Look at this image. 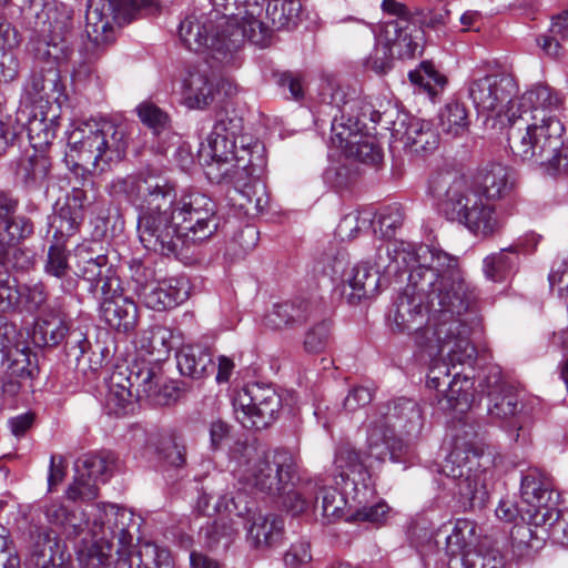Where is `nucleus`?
I'll return each mask as SVG.
<instances>
[{"label":"nucleus","mask_w":568,"mask_h":568,"mask_svg":"<svg viewBox=\"0 0 568 568\" xmlns=\"http://www.w3.org/2000/svg\"><path fill=\"white\" fill-rule=\"evenodd\" d=\"M405 263L420 262L388 314L395 333L414 332L416 346L430 356L446 352L450 361L464 362L475 354L470 328L462 318L470 295L458 261L442 248L402 253Z\"/></svg>","instance_id":"obj_1"},{"label":"nucleus","mask_w":568,"mask_h":568,"mask_svg":"<svg viewBox=\"0 0 568 568\" xmlns=\"http://www.w3.org/2000/svg\"><path fill=\"white\" fill-rule=\"evenodd\" d=\"M513 185L509 168L491 163L484 169L478 187L449 170L434 175L429 187L446 219L463 224L477 236L487 237L501 229V221L489 202L508 195Z\"/></svg>","instance_id":"obj_2"},{"label":"nucleus","mask_w":568,"mask_h":568,"mask_svg":"<svg viewBox=\"0 0 568 568\" xmlns=\"http://www.w3.org/2000/svg\"><path fill=\"white\" fill-rule=\"evenodd\" d=\"M94 541L78 551L81 568H103L116 555L115 568H174L171 552L151 541H143L132 551V529L136 526L131 510L118 506L94 508Z\"/></svg>","instance_id":"obj_3"},{"label":"nucleus","mask_w":568,"mask_h":568,"mask_svg":"<svg viewBox=\"0 0 568 568\" xmlns=\"http://www.w3.org/2000/svg\"><path fill=\"white\" fill-rule=\"evenodd\" d=\"M209 13L216 22V33L212 38L214 57L223 63H233L245 40L266 47L271 29L260 17L263 4L258 0H212Z\"/></svg>","instance_id":"obj_4"},{"label":"nucleus","mask_w":568,"mask_h":568,"mask_svg":"<svg viewBox=\"0 0 568 568\" xmlns=\"http://www.w3.org/2000/svg\"><path fill=\"white\" fill-rule=\"evenodd\" d=\"M509 124L507 139L515 158L549 174L568 169V148L562 141L565 129L558 118H514Z\"/></svg>","instance_id":"obj_5"},{"label":"nucleus","mask_w":568,"mask_h":568,"mask_svg":"<svg viewBox=\"0 0 568 568\" xmlns=\"http://www.w3.org/2000/svg\"><path fill=\"white\" fill-rule=\"evenodd\" d=\"M67 158L73 163V172L85 176L88 166L105 172L121 162L128 150L129 141L123 124L110 120H90L81 123L69 135ZM85 180V178H83Z\"/></svg>","instance_id":"obj_6"},{"label":"nucleus","mask_w":568,"mask_h":568,"mask_svg":"<svg viewBox=\"0 0 568 568\" xmlns=\"http://www.w3.org/2000/svg\"><path fill=\"white\" fill-rule=\"evenodd\" d=\"M242 130V119L235 112L220 111L213 129L202 151L221 166L223 178L240 182L245 178H255L264 172L265 159L258 144L236 149V136Z\"/></svg>","instance_id":"obj_7"},{"label":"nucleus","mask_w":568,"mask_h":568,"mask_svg":"<svg viewBox=\"0 0 568 568\" xmlns=\"http://www.w3.org/2000/svg\"><path fill=\"white\" fill-rule=\"evenodd\" d=\"M423 428V415L418 404L410 398H398L387 406L381 420L368 430L367 447L371 457L384 462H399L406 445L396 433L417 436Z\"/></svg>","instance_id":"obj_8"},{"label":"nucleus","mask_w":568,"mask_h":568,"mask_svg":"<svg viewBox=\"0 0 568 568\" xmlns=\"http://www.w3.org/2000/svg\"><path fill=\"white\" fill-rule=\"evenodd\" d=\"M174 185L161 196H149L138 215V235L142 245L161 255H178L186 248L173 207Z\"/></svg>","instance_id":"obj_9"},{"label":"nucleus","mask_w":568,"mask_h":568,"mask_svg":"<svg viewBox=\"0 0 568 568\" xmlns=\"http://www.w3.org/2000/svg\"><path fill=\"white\" fill-rule=\"evenodd\" d=\"M480 453L470 444H456L445 458L440 471L455 483L464 506L484 507L489 493L490 471L480 464Z\"/></svg>","instance_id":"obj_10"},{"label":"nucleus","mask_w":568,"mask_h":568,"mask_svg":"<svg viewBox=\"0 0 568 568\" xmlns=\"http://www.w3.org/2000/svg\"><path fill=\"white\" fill-rule=\"evenodd\" d=\"M243 458L241 478L261 491L280 494L292 479L295 462L288 450L264 452L245 446Z\"/></svg>","instance_id":"obj_11"},{"label":"nucleus","mask_w":568,"mask_h":568,"mask_svg":"<svg viewBox=\"0 0 568 568\" xmlns=\"http://www.w3.org/2000/svg\"><path fill=\"white\" fill-rule=\"evenodd\" d=\"M172 209L176 213L186 248L209 241L220 229L216 204L202 192L185 190L178 196L174 183Z\"/></svg>","instance_id":"obj_12"},{"label":"nucleus","mask_w":568,"mask_h":568,"mask_svg":"<svg viewBox=\"0 0 568 568\" xmlns=\"http://www.w3.org/2000/svg\"><path fill=\"white\" fill-rule=\"evenodd\" d=\"M154 0H89L85 13V32L95 44L113 39V22H131L138 11L149 9Z\"/></svg>","instance_id":"obj_13"},{"label":"nucleus","mask_w":568,"mask_h":568,"mask_svg":"<svg viewBox=\"0 0 568 568\" xmlns=\"http://www.w3.org/2000/svg\"><path fill=\"white\" fill-rule=\"evenodd\" d=\"M281 407L282 400L276 390L258 383L246 385L233 398L234 415L245 428L268 427Z\"/></svg>","instance_id":"obj_14"},{"label":"nucleus","mask_w":568,"mask_h":568,"mask_svg":"<svg viewBox=\"0 0 568 568\" xmlns=\"http://www.w3.org/2000/svg\"><path fill=\"white\" fill-rule=\"evenodd\" d=\"M478 112H494L509 122L517 116L515 111L517 84L508 74H490L470 82L468 89Z\"/></svg>","instance_id":"obj_15"},{"label":"nucleus","mask_w":568,"mask_h":568,"mask_svg":"<svg viewBox=\"0 0 568 568\" xmlns=\"http://www.w3.org/2000/svg\"><path fill=\"white\" fill-rule=\"evenodd\" d=\"M480 386L487 392L489 416L499 420L510 419L513 439L521 444L527 443L530 434L521 417L517 415L520 410L518 395L513 387L503 382L499 368H490Z\"/></svg>","instance_id":"obj_16"},{"label":"nucleus","mask_w":568,"mask_h":568,"mask_svg":"<svg viewBox=\"0 0 568 568\" xmlns=\"http://www.w3.org/2000/svg\"><path fill=\"white\" fill-rule=\"evenodd\" d=\"M132 390L135 399H146L154 405H169L178 397V388L164 382L161 368L144 359H135L126 367H118Z\"/></svg>","instance_id":"obj_17"},{"label":"nucleus","mask_w":568,"mask_h":568,"mask_svg":"<svg viewBox=\"0 0 568 568\" xmlns=\"http://www.w3.org/2000/svg\"><path fill=\"white\" fill-rule=\"evenodd\" d=\"M523 508L532 526L540 527L545 523H554L558 518L556 513L554 489L550 477L538 468H529L521 477Z\"/></svg>","instance_id":"obj_18"},{"label":"nucleus","mask_w":568,"mask_h":568,"mask_svg":"<svg viewBox=\"0 0 568 568\" xmlns=\"http://www.w3.org/2000/svg\"><path fill=\"white\" fill-rule=\"evenodd\" d=\"M329 103L335 108H343L344 112L364 128L366 121L374 124H382L385 129L389 130L394 125L395 118L399 111L387 103L384 110H377L375 104L366 97H359L355 89L338 85L332 89Z\"/></svg>","instance_id":"obj_19"},{"label":"nucleus","mask_w":568,"mask_h":568,"mask_svg":"<svg viewBox=\"0 0 568 568\" xmlns=\"http://www.w3.org/2000/svg\"><path fill=\"white\" fill-rule=\"evenodd\" d=\"M213 510L219 513L220 517L201 530L209 547H215L222 540L227 545L232 536L239 531L240 524L235 517L244 519V516L251 511V505L245 494L237 493L230 498L222 496Z\"/></svg>","instance_id":"obj_20"},{"label":"nucleus","mask_w":568,"mask_h":568,"mask_svg":"<svg viewBox=\"0 0 568 568\" xmlns=\"http://www.w3.org/2000/svg\"><path fill=\"white\" fill-rule=\"evenodd\" d=\"M173 185L174 182L169 178L150 172L115 178L109 185V192L112 196L126 199L140 213L143 205H148L149 196H161Z\"/></svg>","instance_id":"obj_21"},{"label":"nucleus","mask_w":568,"mask_h":568,"mask_svg":"<svg viewBox=\"0 0 568 568\" xmlns=\"http://www.w3.org/2000/svg\"><path fill=\"white\" fill-rule=\"evenodd\" d=\"M119 280H105L101 286L102 301L100 314L102 320L119 333L128 334L136 327L138 306L134 301L118 292Z\"/></svg>","instance_id":"obj_22"},{"label":"nucleus","mask_w":568,"mask_h":568,"mask_svg":"<svg viewBox=\"0 0 568 568\" xmlns=\"http://www.w3.org/2000/svg\"><path fill=\"white\" fill-rule=\"evenodd\" d=\"M65 87L54 61L34 69L23 85L21 101L27 104L45 102L61 104L65 99Z\"/></svg>","instance_id":"obj_23"},{"label":"nucleus","mask_w":568,"mask_h":568,"mask_svg":"<svg viewBox=\"0 0 568 568\" xmlns=\"http://www.w3.org/2000/svg\"><path fill=\"white\" fill-rule=\"evenodd\" d=\"M216 92L215 78L207 65L187 68L180 79L181 102L187 109H206Z\"/></svg>","instance_id":"obj_24"},{"label":"nucleus","mask_w":568,"mask_h":568,"mask_svg":"<svg viewBox=\"0 0 568 568\" xmlns=\"http://www.w3.org/2000/svg\"><path fill=\"white\" fill-rule=\"evenodd\" d=\"M393 138L412 153L420 154L437 148L439 136L427 121L398 113L390 126Z\"/></svg>","instance_id":"obj_25"},{"label":"nucleus","mask_w":568,"mask_h":568,"mask_svg":"<svg viewBox=\"0 0 568 568\" xmlns=\"http://www.w3.org/2000/svg\"><path fill=\"white\" fill-rule=\"evenodd\" d=\"M488 537L477 534V525L468 518H458L449 535L445 537V554L453 560L459 557L465 568H476L474 555L481 544L488 542Z\"/></svg>","instance_id":"obj_26"},{"label":"nucleus","mask_w":568,"mask_h":568,"mask_svg":"<svg viewBox=\"0 0 568 568\" xmlns=\"http://www.w3.org/2000/svg\"><path fill=\"white\" fill-rule=\"evenodd\" d=\"M562 95L545 83L535 84L520 98H516V119L558 118L556 112L562 106Z\"/></svg>","instance_id":"obj_27"},{"label":"nucleus","mask_w":568,"mask_h":568,"mask_svg":"<svg viewBox=\"0 0 568 568\" xmlns=\"http://www.w3.org/2000/svg\"><path fill=\"white\" fill-rule=\"evenodd\" d=\"M216 33V22L209 13H192L187 16L181 23L179 36L184 45L192 51L207 49L211 58L223 64L214 57L212 48V38ZM237 59L233 63H224V65L236 64Z\"/></svg>","instance_id":"obj_28"},{"label":"nucleus","mask_w":568,"mask_h":568,"mask_svg":"<svg viewBox=\"0 0 568 568\" xmlns=\"http://www.w3.org/2000/svg\"><path fill=\"white\" fill-rule=\"evenodd\" d=\"M138 292L144 305L154 311L173 308L184 302L189 294L186 282L179 278L144 283Z\"/></svg>","instance_id":"obj_29"},{"label":"nucleus","mask_w":568,"mask_h":568,"mask_svg":"<svg viewBox=\"0 0 568 568\" xmlns=\"http://www.w3.org/2000/svg\"><path fill=\"white\" fill-rule=\"evenodd\" d=\"M92 203V197L83 187H73L67 195L65 203L53 216L51 227L55 237L73 235L83 219L84 209Z\"/></svg>","instance_id":"obj_30"},{"label":"nucleus","mask_w":568,"mask_h":568,"mask_svg":"<svg viewBox=\"0 0 568 568\" xmlns=\"http://www.w3.org/2000/svg\"><path fill=\"white\" fill-rule=\"evenodd\" d=\"M70 555L51 528H39L31 552L34 568H65Z\"/></svg>","instance_id":"obj_31"},{"label":"nucleus","mask_w":568,"mask_h":568,"mask_svg":"<svg viewBox=\"0 0 568 568\" xmlns=\"http://www.w3.org/2000/svg\"><path fill=\"white\" fill-rule=\"evenodd\" d=\"M422 248H434L428 245H413L409 243H399V244H385L381 245L375 253L374 256V271H378V275L382 273L387 274H403L408 273V275L417 268H422V263L418 261L405 263L402 261V253H419Z\"/></svg>","instance_id":"obj_32"},{"label":"nucleus","mask_w":568,"mask_h":568,"mask_svg":"<svg viewBox=\"0 0 568 568\" xmlns=\"http://www.w3.org/2000/svg\"><path fill=\"white\" fill-rule=\"evenodd\" d=\"M98 506H113L112 504H95L91 506L88 513L89 519L83 520L82 515H78L74 510H70L60 501H52L44 506L43 513L50 526L61 530L67 537H75L80 535L84 527H88L92 534L94 508Z\"/></svg>","instance_id":"obj_33"},{"label":"nucleus","mask_w":568,"mask_h":568,"mask_svg":"<svg viewBox=\"0 0 568 568\" xmlns=\"http://www.w3.org/2000/svg\"><path fill=\"white\" fill-rule=\"evenodd\" d=\"M69 331L67 316L61 305L48 306L34 326L32 338L38 346L53 347L65 339Z\"/></svg>","instance_id":"obj_34"},{"label":"nucleus","mask_w":568,"mask_h":568,"mask_svg":"<svg viewBox=\"0 0 568 568\" xmlns=\"http://www.w3.org/2000/svg\"><path fill=\"white\" fill-rule=\"evenodd\" d=\"M245 527L247 529L248 538L256 547L274 546L277 544L283 535L284 523L283 519L276 515H263L261 513H253L245 515Z\"/></svg>","instance_id":"obj_35"},{"label":"nucleus","mask_w":568,"mask_h":568,"mask_svg":"<svg viewBox=\"0 0 568 568\" xmlns=\"http://www.w3.org/2000/svg\"><path fill=\"white\" fill-rule=\"evenodd\" d=\"M381 277L378 271H374L369 262L354 266L344 284V294L348 302L356 304L363 298L374 296L378 292Z\"/></svg>","instance_id":"obj_36"},{"label":"nucleus","mask_w":568,"mask_h":568,"mask_svg":"<svg viewBox=\"0 0 568 568\" xmlns=\"http://www.w3.org/2000/svg\"><path fill=\"white\" fill-rule=\"evenodd\" d=\"M311 314L310 303L306 301H292L275 304L264 316L267 328L278 331L292 328L305 323Z\"/></svg>","instance_id":"obj_37"},{"label":"nucleus","mask_w":568,"mask_h":568,"mask_svg":"<svg viewBox=\"0 0 568 568\" xmlns=\"http://www.w3.org/2000/svg\"><path fill=\"white\" fill-rule=\"evenodd\" d=\"M417 32L406 20L390 21L385 24L382 36L398 59L414 58L420 45L413 32Z\"/></svg>","instance_id":"obj_38"},{"label":"nucleus","mask_w":568,"mask_h":568,"mask_svg":"<svg viewBox=\"0 0 568 568\" xmlns=\"http://www.w3.org/2000/svg\"><path fill=\"white\" fill-rule=\"evenodd\" d=\"M77 271L75 273L84 281L90 283L89 291L97 293L104 284L105 280H115L103 275V270L106 267L108 257L104 254L93 256L88 246L81 245L75 250Z\"/></svg>","instance_id":"obj_39"},{"label":"nucleus","mask_w":568,"mask_h":568,"mask_svg":"<svg viewBox=\"0 0 568 568\" xmlns=\"http://www.w3.org/2000/svg\"><path fill=\"white\" fill-rule=\"evenodd\" d=\"M471 386L473 383L468 377H462L459 373H456L453 379L449 381L439 393V408L445 412H466L474 400V395L470 392Z\"/></svg>","instance_id":"obj_40"},{"label":"nucleus","mask_w":568,"mask_h":568,"mask_svg":"<svg viewBox=\"0 0 568 568\" xmlns=\"http://www.w3.org/2000/svg\"><path fill=\"white\" fill-rule=\"evenodd\" d=\"M135 395L130 387L128 379L123 373L116 368L111 377L109 384V393L106 396V407L111 414L116 416L126 415L133 410Z\"/></svg>","instance_id":"obj_41"},{"label":"nucleus","mask_w":568,"mask_h":568,"mask_svg":"<svg viewBox=\"0 0 568 568\" xmlns=\"http://www.w3.org/2000/svg\"><path fill=\"white\" fill-rule=\"evenodd\" d=\"M339 112L334 115L331 126V143L341 149L345 154L357 142L356 140L363 139V128L344 112L343 108H336Z\"/></svg>","instance_id":"obj_42"},{"label":"nucleus","mask_w":568,"mask_h":568,"mask_svg":"<svg viewBox=\"0 0 568 568\" xmlns=\"http://www.w3.org/2000/svg\"><path fill=\"white\" fill-rule=\"evenodd\" d=\"M178 368L182 375L202 378L213 366L210 352L199 345L183 346L176 354Z\"/></svg>","instance_id":"obj_43"},{"label":"nucleus","mask_w":568,"mask_h":568,"mask_svg":"<svg viewBox=\"0 0 568 568\" xmlns=\"http://www.w3.org/2000/svg\"><path fill=\"white\" fill-rule=\"evenodd\" d=\"M263 172L255 178H245L240 181L239 184L243 185V189L237 191V197L234 199L237 205L245 211L248 215H257L264 211L268 200L266 197L265 187L257 180ZM230 182L237 184V182L226 178Z\"/></svg>","instance_id":"obj_44"},{"label":"nucleus","mask_w":568,"mask_h":568,"mask_svg":"<svg viewBox=\"0 0 568 568\" xmlns=\"http://www.w3.org/2000/svg\"><path fill=\"white\" fill-rule=\"evenodd\" d=\"M51 163L44 155L34 154L21 160L17 176L28 190L40 189L47 181Z\"/></svg>","instance_id":"obj_45"},{"label":"nucleus","mask_w":568,"mask_h":568,"mask_svg":"<svg viewBox=\"0 0 568 568\" xmlns=\"http://www.w3.org/2000/svg\"><path fill=\"white\" fill-rule=\"evenodd\" d=\"M116 466V458L112 453L90 454L75 463V473H80L94 479L105 483L113 474Z\"/></svg>","instance_id":"obj_46"},{"label":"nucleus","mask_w":568,"mask_h":568,"mask_svg":"<svg viewBox=\"0 0 568 568\" xmlns=\"http://www.w3.org/2000/svg\"><path fill=\"white\" fill-rule=\"evenodd\" d=\"M139 347L153 356L154 362L164 361L173 349V334L162 326L143 332L138 341Z\"/></svg>","instance_id":"obj_47"},{"label":"nucleus","mask_w":568,"mask_h":568,"mask_svg":"<svg viewBox=\"0 0 568 568\" xmlns=\"http://www.w3.org/2000/svg\"><path fill=\"white\" fill-rule=\"evenodd\" d=\"M530 524L516 525L511 529V549L514 555L519 558L531 557L545 544V537L538 535V530Z\"/></svg>","instance_id":"obj_48"},{"label":"nucleus","mask_w":568,"mask_h":568,"mask_svg":"<svg viewBox=\"0 0 568 568\" xmlns=\"http://www.w3.org/2000/svg\"><path fill=\"white\" fill-rule=\"evenodd\" d=\"M519 256L515 250H500L484 260V273L494 282H503L515 273Z\"/></svg>","instance_id":"obj_49"},{"label":"nucleus","mask_w":568,"mask_h":568,"mask_svg":"<svg viewBox=\"0 0 568 568\" xmlns=\"http://www.w3.org/2000/svg\"><path fill=\"white\" fill-rule=\"evenodd\" d=\"M315 480H320L315 494V500L317 501L321 496L323 518L329 523L343 518L347 505L346 498L337 490V488L327 486L325 484V479L321 476L315 477Z\"/></svg>","instance_id":"obj_50"},{"label":"nucleus","mask_w":568,"mask_h":568,"mask_svg":"<svg viewBox=\"0 0 568 568\" xmlns=\"http://www.w3.org/2000/svg\"><path fill=\"white\" fill-rule=\"evenodd\" d=\"M438 119L442 131L453 136L466 133L470 123L467 108L459 101L448 102L439 112Z\"/></svg>","instance_id":"obj_51"},{"label":"nucleus","mask_w":568,"mask_h":568,"mask_svg":"<svg viewBox=\"0 0 568 568\" xmlns=\"http://www.w3.org/2000/svg\"><path fill=\"white\" fill-rule=\"evenodd\" d=\"M302 4L300 0H270L266 7V16L273 28H290L296 24Z\"/></svg>","instance_id":"obj_52"},{"label":"nucleus","mask_w":568,"mask_h":568,"mask_svg":"<svg viewBox=\"0 0 568 568\" xmlns=\"http://www.w3.org/2000/svg\"><path fill=\"white\" fill-rule=\"evenodd\" d=\"M365 456L357 452L351 444H342L335 454L334 466L338 471L342 481L348 479L352 475H362L364 470Z\"/></svg>","instance_id":"obj_53"},{"label":"nucleus","mask_w":568,"mask_h":568,"mask_svg":"<svg viewBox=\"0 0 568 568\" xmlns=\"http://www.w3.org/2000/svg\"><path fill=\"white\" fill-rule=\"evenodd\" d=\"M412 83L419 85L432 98H435L447 83L446 77L439 73L433 63L424 61L419 68L408 73Z\"/></svg>","instance_id":"obj_54"},{"label":"nucleus","mask_w":568,"mask_h":568,"mask_svg":"<svg viewBox=\"0 0 568 568\" xmlns=\"http://www.w3.org/2000/svg\"><path fill=\"white\" fill-rule=\"evenodd\" d=\"M429 358H432L433 364L429 367V372L427 375V385L429 388L436 389L438 393L442 392V388L446 386V384L450 381L449 375V366L454 367L457 364H470L476 356H474L464 362L450 361L448 354L443 352L442 354H436L430 356L428 353H425Z\"/></svg>","instance_id":"obj_55"},{"label":"nucleus","mask_w":568,"mask_h":568,"mask_svg":"<svg viewBox=\"0 0 568 568\" xmlns=\"http://www.w3.org/2000/svg\"><path fill=\"white\" fill-rule=\"evenodd\" d=\"M33 232V225L24 216H12L0 224V247L18 244L20 240L29 236Z\"/></svg>","instance_id":"obj_56"},{"label":"nucleus","mask_w":568,"mask_h":568,"mask_svg":"<svg viewBox=\"0 0 568 568\" xmlns=\"http://www.w3.org/2000/svg\"><path fill=\"white\" fill-rule=\"evenodd\" d=\"M357 142L346 153L347 158L358 160L362 163L377 165L383 160V152L376 142V138L367 133L363 134V139Z\"/></svg>","instance_id":"obj_57"},{"label":"nucleus","mask_w":568,"mask_h":568,"mask_svg":"<svg viewBox=\"0 0 568 568\" xmlns=\"http://www.w3.org/2000/svg\"><path fill=\"white\" fill-rule=\"evenodd\" d=\"M48 291L43 283L26 284L20 288V301H23L26 311L30 313L42 312L48 306H60L58 303H48Z\"/></svg>","instance_id":"obj_58"},{"label":"nucleus","mask_w":568,"mask_h":568,"mask_svg":"<svg viewBox=\"0 0 568 568\" xmlns=\"http://www.w3.org/2000/svg\"><path fill=\"white\" fill-rule=\"evenodd\" d=\"M320 480L310 479L300 490L288 491L285 499V507L294 515L304 513L315 500V494Z\"/></svg>","instance_id":"obj_59"},{"label":"nucleus","mask_w":568,"mask_h":568,"mask_svg":"<svg viewBox=\"0 0 568 568\" xmlns=\"http://www.w3.org/2000/svg\"><path fill=\"white\" fill-rule=\"evenodd\" d=\"M47 17L51 32L54 37H63L71 28L73 10L63 2L49 3Z\"/></svg>","instance_id":"obj_60"},{"label":"nucleus","mask_w":568,"mask_h":568,"mask_svg":"<svg viewBox=\"0 0 568 568\" xmlns=\"http://www.w3.org/2000/svg\"><path fill=\"white\" fill-rule=\"evenodd\" d=\"M394 58H396V55L381 34L376 40L372 53L366 59L365 65L377 74H384L392 69Z\"/></svg>","instance_id":"obj_61"},{"label":"nucleus","mask_w":568,"mask_h":568,"mask_svg":"<svg viewBox=\"0 0 568 568\" xmlns=\"http://www.w3.org/2000/svg\"><path fill=\"white\" fill-rule=\"evenodd\" d=\"M332 325L328 321H322L307 329L304 336V349L307 353H321L331 342Z\"/></svg>","instance_id":"obj_62"},{"label":"nucleus","mask_w":568,"mask_h":568,"mask_svg":"<svg viewBox=\"0 0 568 568\" xmlns=\"http://www.w3.org/2000/svg\"><path fill=\"white\" fill-rule=\"evenodd\" d=\"M20 303L18 282L7 271H0V312L14 311Z\"/></svg>","instance_id":"obj_63"},{"label":"nucleus","mask_w":568,"mask_h":568,"mask_svg":"<svg viewBox=\"0 0 568 568\" xmlns=\"http://www.w3.org/2000/svg\"><path fill=\"white\" fill-rule=\"evenodd\" d=\"M0 262L7 268L16 271L29 270L33 264L32 255L18 244L0 247Z\"/></svg>","instance_id":"obj_64"}]
</instances>
